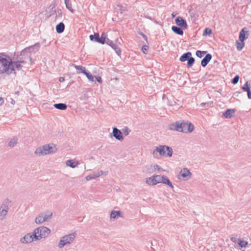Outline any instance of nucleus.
<instances>
[{"label":"nucleus","mask_w":251,"mask_h":251,"mask_svg":"<svg viewBox=\"0 0 251 251\" xmlns=\"http://www.w3.org/2000/svg\"><path fill=\"white\" fill-rule=\"evenodd\" d=\"M53 106L55 108L61 110H65L67 108V105L65 103H55L53 104Z\"/></svg>","instance_id":"25"},{"label":"nucleus","mask_w":251,"mask_h":251,"mask_svg":"<svg viewBox=\"0 0 251 251\" xmlns=\"http://www.w3.org/2000/svg\"><path fill=\"white\" fill-rule=\"evenodd\" d=\"M8 211L5 209H0V220H3L5 219Z\"/></svg>","instance_id":"33"},{"label":"nucleus","mask_w":251,"mask_h":251,"mask_svg":"<svg viewBox=\"0 0 251 251\" xmlns=\"http://www.w3.org/2000/svg\"><path fill=\"white\" fill-rule=\"evenodd\" d=\"M138 34L139 35H141V36H142V37L144 38V39L145 40H146V42L148 43V38H147V36L144 33H143L142 32L140 31L138 32Z\"/></svg>","instance_id":"49"},{"label":"nucleus","mask_w":251,"mask_h":251,"mask_svg":"<svg viewBox=\"0 0 251 251\" xmlns=\"http://www.w3.org/2000/svg\"><path fill=\"white\" fill-rule=\"evenodd\" d=\"M144 172H145L147 173H153L152 166L150 165L149 166H146L144 170Z\"/></svg>","instance_id":"43"},{"label":"nucleus","mask_w":251,"mask_h":251,"mask_svg":"<svg viewBox=\"0 0 251 251\" xmlns=\"http://www.w3.org/2000/svg\"><path fill=\"white\" fill-rule=\"evenodd\" d=\"M44 219V213H42L36 217L35 222L37 224H41L45 222Z\"/></svg>","instance_id":"24"},{"label":"nucleus","mask_w":251,"mask_h":251,"mask_svg":"<svg viewBox=\"0 0 251 251\" xmlns=\"http://www.w3.org/2000/svg\"><path fill=\"white\" fill-rule=\"evenodd\" d=\"M103 174V172L102 170L99 171L98 172H94L91 174L93 179H96L100 176H101Z\"/></svg>","instance_id":"38"},{"label":"nucleus","mask_w":251,"mask_h":251,"mask_svg":"<svg viewBox=\"0 0 251 251\" xmlns=\"http://www.w3.org/2000/svg\"><path fill=\"white\" fill-rule=\"evenodd\" d=\"M244 29H242L239 34V40L240 41H244L247 38V37L246 36V31Z\"/></svg>","instance_id":"29"},{"label":"nucleus","mask_w":251,"mask_h":251,"mask_svg":"<svg viewBox=\"0 0 251 251\" xmlns=\"http://www.w3.org/2000/svg\"><path fill=\"white\" fill-rule=\"evenodd\" d=\"M148 49H149V46L147 45H144L142 47V51L145 54L147 53V51H148Z\"/></svg>","instance_id":"48"},{"label":"nucleus","mask_w":251,"mask_h":251,"mask_svg":"<svg viewBox=\"0 0 251 251\" xmlns=\"http://www.w3.org/2000/svg\"><path fill=\"white\" fill-rule=\"evenodd\" d=\"M106 36H107V35H106V33H104V32H103V33L101 34V36H100V37H101V39L102 40V43H103V44H104L106 42V41H107V38H106Z\"/></svg>","instance_id":"47"},{"label":"nucleus","mask_w":251,"mask_h":251,"mask_svg":"<svg viewBox=\"0 0 251 251\" xmlns=\"http://www.w3.org/2000/svg\"><path fill=\"white\" fill-rule=\"evenodd\" d=\"M50 233V230L44 226H40L34 229V233L37 234V236L38 238V240L46 238Z\"/></svg>","instance_id":"5"},{"label":"nucleus","mask_w":251,"mask_h":251,"mask_svg":"<svg viewBox=\"0 0 251 251\" xmlns=\"http://www.w3.org/2000/svg\"><path fill=\"white\" fill-rule=\"evenodd\" d=\"M84 74L87 76L89 80L94 81V76L89 72L86 71Z\"/></svg>","instance_id":"42"},{"label":"nucleus","mask_w":251,"mask_h":251,"mask_svg":"<svg viewBox=\"0 0 251 251\" xmlns=\"http://www.w3.org/2000/svg\"><path fill=\"white\" fill-rule=\"evenodd\" d=\"M239 78L240 77L238 75H235L231 80V83L233 84H237L239 80Z\"/></svg>","instance_id":"46"},{"label":"nucleus","mask_w":251,"mask_h":251,"mask_svg":"<svg viewBox=\"0 0 251 251\" xmlns=\"http://www.w3.org/2000/svg\"><path fill=\"white\" fill-rule=\"evenodd\" d=\"M242 89L244 92H247L248 97L249 99H251V90L250 88V83L247 81L245 84L242 86Z\"/></svg>","instance_id":"17"},{"label":"nucleus","mask_w":251,"mask_h":251,"mask_svg":"<svg viewBox=\"0 0 251 251\" xmlns=\"http://www.w3.org/2000/svg\"><path fill=\"white\" fill-rule=\"evenodd\" d=\"M207 51H201V50H197L196 52V55L197 57L199 58H201L203 57L205 54H207Z\"/></svg>","instance_id":"35"},{"label":"nucleus","mask_w":251,"mask_h":251,"mask_svg":"<svg viewBox=\"0 0 251 251\" xmlns=\"http://www.w3.org/2000/svg\"><path fill=\"white\" fill-rule=\"evenodd\" d=\"M159 153L160 156L171 157L173 154V149L166 145H159L156 147L152 152V155L154 157L156 158L157 153Z\"/></svg>","instance_id":"3"},{"label":"nucleus","mask_w":251,"mask_h":251,"mask_svg":"<svg viewBox=\"0 0 251 251\" xmlns=\"http://www.w3.org/2000/svg\"><path fill=\"white\" fill-rule=\"evenodd\" d=\"M11 66H10V68H13V72H14V74H16L15 71L20 70L22 68V65L21 64H25V61L24 60H19L17 61H13L11 59Z\"/></svg>","instance_id":"10"},{"label":"nucleus","mask_w":251,"mask_h":251,"mask_svg":"<svg viewBox=\"0 0 251 251\" xmlns=\"http://www.w3.org/2000/svg\"><path fill=\"white\" fill-rule=\"evenodd\" d=\"M27 57L29 58V61H31V60H32V58H31V57L30 56H28V55H27Z\"/></svg>","instance_id":"58"},{"label":"nucleus","mask_w":251,"mask_h":251,"mask_svg":"<svg viewBox=\"0 0 251 251\" xmlns=\"http://www.w3.org/2000/svg\"><path fill=\"white\" fill-rule=\"evenodd\" d=\"M70 0H65V4L66 8L72 13H74L75 10L72 7L71 4L69 3Z\"/></svg>","instance_id":"34"},{"label":"nucleus","mask_w":251,"mask_h":251,"mask_svg":"<svg viewBox=\"0 0 251 251\" xmlns=\"http://www.w3.org/2000/svg\"><path fill=\"white\" fill-rule=\"evenodd\" d=\"M65 29V25L63 23L60 22L56 26V30L57 33H61Z\"/></svg>","instance_id":"23"},{"label":"nucleus","mask_w":251,"mask_h":251,"mask_svg":"<svg viewBox=\"0 0 251 251\" xmlns=\"http://www.w3.org/2000/svg\"><path fill=\"white\" fill-rule=\"evenodd\" d=\"M183 29H182V28L180 26H177L175 25L172 26V31L176 34L179 35H182L183 34Z\"/></svg>","instance_id":"20"},{"label":"nucleus","mask_w":251,"mask_h":251,"mask_svg":"<svg viewBox=\"0 0 251 251\" xmlns=\"http://www.w3.org/2000/svg\"><path fill=\"white\" fill-rule=\"evenodd\" d=\"M89 37L91 41L103 44L102 41L101 39V37H100L99 34L98 33H95L94 35H90Z\"/></svg>","instance_id":"18"},{"label":"nucleus","mask_w":251,"mask_h":251,"mask_svg":"<svg viewBox=\"0 0 251 251\" xmlns=\"http://www.w3.org/2000/svg\"><path fill=\"white\" fill-rule=\"evenodd\" d=\"M50 14L49 15V17L51 16L52 15H53L55 12H56L55 10V4H51L50 6Z\"/></svg>","instance_id":"39"},{"label":"nucleus","mask_w":251,"mask_h":251,"mask_svg":"<svg viewBox=\"0 0 251 251\" xmlns=\"http://www.w3.org/2000/svg\"><path fill=\"white\" fill-rule=\"evenodd\" d=\"M155 176V181H156V184L159 183H162L163 180V176H160V175H154Z\"/></svg>","instance_id":"41"},{"label":"nucleus","mask_w":251,"mask_h":251,"mask_svg":"<svg viewBox=\"0 0 251 251\" xmlns=\"http://www.w3.org/2000/svg\"><path fill=\"white\" fill-rule=\"evenodd\" d=\"M155 176L146 178V182L150 185H156Z\"/></svg>","instance_id":"26"},{"label":"nucleus","mask_w":251,"mask_h":251,"mask_svg":"<svg viewBox=\"0 0 251 251\" xmlns=\"http://www.w3.org/2000/svg\"><path fill=\"white\" fill-rule=\"evenodd\" d=\"M115 41L116 44H114L112 41L109 40V39H107V41L105 43L110 46L112 49L114 50L116 53L118 55H120L121 53V49L118 47L117 44L118 42L119 44H120V43L119 42L118 39H117Z\"/></svg>","instance_id":"9"},{"label":"nucleus","mask_w":251,"mask_h":251,"mask_svg":"<svg viewBox=\"0 0 251 251\" xmlns=\"http://www.w3.org/2000/svg\"><path fill=\"white\" fill-rule=\"evenodd\" d=\"M191 175L190 171L186 168L182 169L179 173V176L184 180H188L191 177Z\"/></svg>","instance_id":"13"},{"label":"nucleus","mask_w":251,"mask_h":251,"mask_svg":"<svg viewBox=\"0 0 251 251\" xmlns=\"http://www.w3.org/2000/svg\"><path fill=\"white\" fill-rule=\"evenodd\" d=\"M38 238L37 234L34 233V230L33 232L27 233L23 237L21 238L20 241L23 244H28L31 243L33 241H37Z\"/></svg>","instance_id":"7"},{"label":"nucleus","mask_w":251,"mask_h":251,"mask_svg":"<svg viewBox=\"0 0 251 251\" xmlns=\"http://www.w3.org/2000/svg\"><path fill=\"white\" fill-rule=\"evenodd\" d=\"M66 164L67 166H69L72 168L76 167L78 164V163H75L73 160L72 159L67 160Z\"/></svg>","instance_id":"28"},{"label":"nucleus","mask_w":251,"mask_h":251,"mask_svg":"<svg viewBox=\"0 0 251 251\" xmlns=\"http://www.w3.org/2000/svg\"><path fill=\"white\" fill-rule=\"evenodd\" d=\"M92 179H93V177H92V175H91H91H88V176H87L86 177V179L87 180H90Z\"/></svg>","instance_id":"54"},{"label":"nucleus","mask_w":251,"mask_h":251,"mask_svg":"<svg viewBox=\"0 0 251 251\" xmlns=\"http://www.w3.org/2000/svg\"><path fill=\"white\" fill-rule=\"evenodd\" d=\"M238 245L241 248H244L247 247L248 245V242L246 241H244L243 240L239 239L238 242Z\"/></svg>","instance_id":"36"},{"label":"nucleus","mask_w":251,"mask_h":251,"mask_svg":"<svg viewBox=\"0 0 251 251\" xmlns=\"http://www.w3.org/2000/svg\"><path fill=\"white\" fill-rule=\"evenodd\" d=\"M4 103V100L2 97H0V105H1Z\"/></svg>","instance_id":"56"},{"label":"nucleus","mask_w":251,"mask_h":251,"mask_svg":"<svg viewBox=\"0 0 251 251\" xmlns=\"http://www.w3.org/2000/svg\"><path fill=\"white\" fill-rule=\"evenodd\" d=\"M182 127V121H176L169 125V128L172 130L181 132Z\"/></svg>","instance_id":"11"},{"label":"nucleus","mask_w":251,"mask_h":251,"mask_svg":"<svg viewBox=\"0 0 251 251\" xmlns=\"http://www.w3.org/2000/svg\"><path fill=\"white\" fill-rule=\"evenodd\" d=\"M162 183L165 184L171 187L172 188H173V185L172 184V182L170 181L169 178L166 176H163Z\"/></svg>","instance_id":"30"},{"label":"nucleus","mask_w":251,"mask_h":251,"mask_svg":"<svg viewBox=\"0 0 251 251\" xmlns=\"http://www.w3.org/2000/svg\"><path fill=\"white\" fill-rule=\"evenodd\" d=\"M153 168H154V170L156 169L159 172H160L161 171H163V169L161 168H160V167L158 165H154L153 166Z\"/></svg>","instance_id":"51"},{"label":"nucleus","mask_w":251,"mask_h":251,"mask_svg":"<svg viewBox=\"0 0 251 251\" xmlns=\"http://www.w3.org/2000/svg\"><path fill=\"white\" fill-rule=\"evenodd\" d=\"M211 33L212 29L209 28H206L203 32V35L207 36L210 35Z\"/></svg>","instance_id":"45"},{"label":"nucleus","mask_w":251,"mask_h":251,"mask_svg":"<svg viewBox=\"0 0 251 251\" xmlns=\"http://www.w3.org/2000/svg\"><path fill=\"white\" fill-rule=\"evenodd\" d=\"M194 128V126L192 123L182 121V127L181 128V132L190 133L193 130Z\"/></svg>","instance_id":"8"},{"label":"nucleus","mask_w":251,"mask_h":251,"mask_svg":"<svg viewBox=\"0 0 251 251\" xmlns=\"http://www.w3.org/2000/svg\"><path fill=\"white\" fill-rule=\"evenodd\" d=\"M56 15L58 16H62V12L61 10H58L57 11H56Z\"/></svg>","instance_id":"53"},{"label":"nucleus","mask_w":251,"mask_h":251,"mask_svg":"<svg viewBox=\"0 0 251 251\" xmlns=\"http://www.w3.org/2000/svg\"><path fill=\"white\" fill-rule=\"evenodd\" d=\"M96 79L99 83H102V79H101V77H100L99 76H96Z\"/></svg>","instance_id":"52"},{"label":"nucleus","mask_w":251,"mask_h":251,"mask_svg":"<svg viewBox=\"0 0 251 251\" xmlns=\"http://www.w3.org/2000/svg\"><path fill=\"white\" fill-rule=\"evenodd\" d=\"M10 103H11L12 104H13V105L15 104V100H14L13 99H12V98H10Z\"/></svg>","instance_id":"55"},{"label":"nucleus","mask_w":251,"mask_h":251,"mask_svg":"<svg viewBox=\"0 0 251 251\" xmlns=\"http://www.w3.org/2000/svg\"><path fill=\"white\" fill-rule=\"evenodd\" d=\"M57 151L55 146L52 144H46L36 149L35 154L37 155H45L52 154Z\"/></svg>","instance_id":"2"},{"label":"nucleus","mask_w":251,"mask_h":251,"mask_svg":"<svg viewBox=\"0 0 251 251\" xmlns=\"http://www.w3.org/2000/svg\"><path fill=\"white\" fill-rule=\"evenodd\" d=\"M10 202V201L8 199H5L3 201L2 204L1 205L0 209H5L8 211V209H9L8 205H9Z\"/></svg>","instance_id":"27"},{"label":"nucleus","mask_w":251,"mask_h":251,"mask_svg":"<svg viewBox=\"0 0 251 251\" xmlns=\"http://www.w3.org/2000/svg\"><path fill=\"white\" fill-rule=\"evenodd\" d=\"M40 47L39 43H36L34 45L30 46L28 48H26L23 50L20 53V56L25 55L26 53H30L32 51H33L34 49L38 50Z\"/></svg>","instance_id":"12"},{"label":"nucleus","mask_w":251,"mask_h":251,"mask_svg":"<svg viewBox=\"0 0 251 251\" xmlns=\"http://www.w3.org/2000/svg\"><path fill=\"white\" fill-rule=\"evenodd\" d=\"M236 44L237 49L239 51L241 50L245 46V42H244V41H236Z\"/></svg>","instance_id":"31"},{"label":"nucleus","mask_w":251,"mask_h":251,"mask_svg":"<svg viewBox=\"0 0 251 251\" xmlns=\"http://www.w3.org/2000/svg\"><path fill=\"white\" fill-rule=\"evenodd\" d=\"M235 112L234 109H227L223 114V116L226 118H230L232 117V115Z\"/></svg>","instance_id":"21"},{"label":"nucleus","mask_w":251,"mask_h":251,"mask_svg":"<svg viewBox=\"0 0 251 251\" xmlns=\"http://www.w3.org/2000/svg\"><path fill=\"white\" fill-rule=\"evenodd\" d=\"M59 81L60 82H64L65 81V78L63 77H60L59 79Z\"/></svg>","instance_id":"57"},{"label":"nucleus","mask_w":251,"mask_h":251,"mask_svg":"<svg viewBox=\"0 0 251 251\" xmlns=\"http://www.w3.org/2000/svg\"><path fill=\"white\" fill-rule=\"evenodd\" d=\"M179 60L182 62L187 61V66L188 68H191L195 61V58L192 56V53L189 51L183 53L179 58Z\"/></svg>","instance_id":"6"},{"label":"nucleus","mask_w":251,"mask_h":251,"mask_svg":"<svg viewBox=\"0 0 251 251\" xmlns=\"http://www.w3.org/2000/svg\"><path fill=\"white\" fill-rule=\"evenodd\" d=\"M70 66L74 67L76 69L77 71L76 72L77 74L83 73L84 74L86 71L85 67L83 66H81L80 65H76L74 64H70Z\"/></svg>","instance_id":"19"},{"label":"nucleus","mask_w":251,"mask_h":251,"mask_svg":"<svg viewBox=\"0 0 251 251\" xmlns=\"http://www.w3.org/2000/svg\"><path fill=\"white\" fill-rule=\"evenodd\" d=\"M121 131L123 133V135L124 134L125 136H127V135H128L130 130H129V128L127 126H125L122 129Z\"/></svg>","instance_id":"44"},{"label":"nucleus","mask_w":251,"mask_h":251,"mask_svg":"<svg viewBox=\"0 0 251 251\" xmlns=\"http://www.w3.org/2000/svg\"><path fill=\"white\" fill-rule=\"evenodd\" d=\"M119 217H123L122 213L120 211L112 210L110 213V218L115 219Z\"/></svg>","instance_id":"22"},{"label":"nucleus","mask_w":251,"mask_h":251,"mask_svg":"<svg viewBox=\"0 0 251 251\" xmlns=\"http://www.w3.org/2000/svg\"><path fill=\"white\" fill-rule=\"evenodd\" d=\"M76 236V233L74 232L68 235L62 236L58 243V247L59 248H62L65 245L70 244L75 240Z\"/></svg>","instance_id":"4"},{"label":"nucleus","mask_w":251,"mask_h":251,"mask_svg":"<svg viewBox=\"0 0 251 251\" xmlns=\"http://www.w3.org/2000/svg\"><path fill=\"white\" fill-rule=\"evenodd\" d=\"M201 106L204 108L213 106V101H209L207 102H202L200 104Z\"/></svg>","instance_id":"37"},{"label":"nucleus","mask_w":251,"mask_h":251,"mask_svg":"<svg viewBox=\"0 0 251 251\" xmlns=\"http://www.w3.org/2000/svg\"><path fill=\"white\" fill-rule=\"evenodd\" d=\"M2 55H0V75L5 73L7 75L11 74L13 68H11V57L5 53H1Z\"/></svg>","instance_id":"1"},{"label":"nucleus","mask_w":251,"mask_h":251,"mask_svg":"<svg viewBox=\"0 0 251 251\" xmlns=\"http://www.w3.org/2000/svg\"><path fill=\"white\" fill-rule=\"evenodd\" d=\"M112 135L113 137L119 141H122L124 140L122 132L116 127L113 128Z\"/></svg>","instance_id":"14"},{"label":"nucleus","mask_w":251,"mask_h":251,"mask_svg":"<svg viewBox=\"0 0 251 251\" xmlns=\"http://www.w3.org/2000/svg\"><path fill=\"white\" fill-rule=\"evenodd\" d=\"M176 24L179 26L181 27L182 29H186L187 27V24L185 20L183 19L181 17H177L175 19Z\"/></svg>","instance_id":"15"},{"label":"nucleus","mask_w":251,"mask_h":251,"mask_svg":"<svg viewBox=\"0 0 251 251\" xmlns=\"http://www.w3.org/2000/svg\"><path fill=\"white\" fill-rule=\"evenodd\" d=\"M17 141L18 139L16 137H13L9 142L8 146L11 148L14 147L17 143Z\"/></svg>","instance_id":"32"},{"label":"nucleus","mask_w":251,"mask_h":251,"mask_svg":"<svg viewBox=\"0 0 251 251\" xmlns=\"http://www.w3.org/2000/svg\"><path fill=\"white\" fill-rule=\"evenodd\" d=\"M15 94L19 95V91L15 92Z\"/></svg>","instance_id":"59"},{"label":"nucleus","mask_w":251,"mask_h":251,"mask_svg":"<svg viewBox=\"0 0 251 251\" xmlns=\"http://www.w3.org/2000/svg\"><path fill=\"white\" fill-rule=\"evenodd\" d=\"M238 236L237 235H236L235 237L234 236H233V235H232L231 237H230V240L232 242H233V243H236L237 241L238 242V240L239 239H238L237 237Z\"/></svg>","instance_id":"50"},{"label":"nucleus","mask_w":251,"mask_h":251,"mask_svg":"<svg viewBox=\"0 0 251 251\" xmlns=\"http://www.w3.org/2000/svg\"><path fill=\"white\" fill-rule=\"evenodd\" d=\"M52 217V213L50 212L49 213H44V220L45 222L48 221L49 219H51Z\"/></svg>","instance_id":"40"},{"label":"nucleus","mask_w":251,"mask_h":251,"mask_svg":"<svg viewBox=\"0 0 251 251\" xmlns=\"http://www.w3.org/2000/svg\"><path fill=\"white\" fill-rule=\"evenodd\" d=\"M0 55H2V53H0Z\"/></svg>","instance_id":"60"},{"label":"nucleus","mask_w":251,"mask_h":251,"mask_svg":"<svg viewBox=\"0 0 251 251\" xmlns=\"http://www.w3.org/2000/svg\"><path fill=\"white\" fill-rule=\"evenodd\" d=\"M212 57V56L210 53H207L201 61V66L203 67H206L211 60Z\"/></svg>","instance_id":"16"}]
</instances>
